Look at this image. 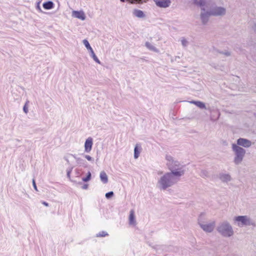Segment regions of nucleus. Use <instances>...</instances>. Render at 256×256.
<instances>
[{
  "instance_id": "15",
  "label": "nucleus",
  "mask_w": 256,
  "mask_h": 256,
  "mask_svg": "<svg viewBox=\"0 0 256 256\" xmlns=\"http://www.w3.org/2000/svg\"><path fill=\"white\" fill-rule=\"evenodd\" d=\"M219 178L220 180L223 182H228L231 180V176L228 174H220Z\"/></svg>"
},
{
  "instance_id": "35",
  "label": "nucleus",
  "mask_w": 256,
  "mask_h": 256,
  "mask_svg": "<svg viewBox=\"0 0 256 256\" xmlns=\"http://www.w3.org/2000/svg\"><path fill=\"white\" fill-rule=\"evenodd\" d=\"M42 204H44V206H48V203H47V202H42Z\"/></svg>"
},
{
  "instance_id": "13",
  "label": "nucleus",
  "mask_w": 256,
  "mask_h": 256,
  "mask_svg": "<svg viewBox=\"0 0 256 256\" xmlns=\"http://www.w3.org/2000/svg\"><path fill=\"white\" fill-rule=\"evenodd\" d=\"M72 16L82 20H84L86 19V16L83 11L73 10L72 12Z\"/></svg>"
},
{
  "instance_id": "26",
  "label": "nucleus",
  "mask_w": 256,
  "mask_h": 256,
  "mask_svg": "<svg viewBox=\"0 0 256 256\" xmlns=\"http://www.w3.org/2000/svg\"><path fill=\"white\" fill-rule=\"evenodd\" d=\"M114 196V192H110L106 194V197L107 198H110L111 197H112Z\"/></svg>"
},
{
  "instance_id": "27",
  "label": "nucleus",
  "mask_w": 256,
  "mask_h": 256,
  "mask_svg": "<svg viewBox=\"0 0 256 256\" xmlns=\"http://www.w3.org/2000/svg\"><path fill=\"white\" fill-rule=\"evenodd\" d=\"M72 168H70L69 169H68L66 170V172H67V176L68 178H70V173L72 171Z\"/></svg>"
},
{
  "instance_id": "18",
  "label": "nucleus",
  "mask_w": 256,
  "mask_h": 256,
  "mask_svg": "<svg viewBox=\"0 0 256 256\" xmlns=\"http://www.w3.org/2000/svg\"><path fill=\"white\" fill-rule=\"evenodd\" d=\"M190 104H195L196 106L200 108H202V109H206V108L205 104L203 102H202L200 101L192 100V101H190Z\"/></svg>"
},
{
  "instance_id": "7",
  "label": "nucleus",
  "mask_w": 256,
  "mask_h": 256,
  "mask_svg": "<svg viewBox=\"0 0 256 256\" xmlns=\"http://www.w3.org/2000/svg\"><path fill=\"white\" fill-rule=\"evenodd\" d=\"M84 44L86 48L90 52V56L93 58V60L97 63L100 64V62L98 59L97 56H96L94 51L93 50L92 48L90 46L88 42L86 40H84L82 41Z\"/></svg>"
},
{
  "instance_id": "34",
  "label": "nucleus",
  "mask_w": 256,
  "mask_h": 256,
  "mask_svg": "<svg viewBox=\"0 0 256 256\" xmlns=\"http://www.w3.org/2000/svg\"><path fill=\"white\" fill-rule=\"evenodd\" d=\"M37 8L38 10L40 12H42L40 7V6L39 4L37 6Z\"/></svg>"
},
{
  "instance_id": "17",
  "label": "nucleus",
  "mask_w": 256,
  "mask_h": 256,
  "mask_svg": "<svg viewBox=\"0 0 256 256\" xmlns=\"http://www.w3.org/2000/svg\"><path fill=\"white\" fill-rule=\"evenodd\" d=\"M145 46L147 48H148L149 50L156 52H159V50L156 48L153 44H152L151 43L147 42L145 44Z\"/></svg>"
},
{
  "instance_id": "22",
  "label": "nucleus",
  "mask_w": 256,
  "mask_h": 256,
  "mask_svg": "<svg viewBox=\"0 0 256 256\" xmlns=\"http://www.w3.org/2000/svg\"><path fill=\"white\" fill-rule=\"evenodd\" d=\"M107 236H108V234L104 231L100 232L96 234L97 237H104Z\"/></svg>"
},
{
  "instance_id": "24",
  "label": "nucleus",
  "mask_w": 256,
  "mask_h": 256,
  "mask_svg": "<svg viewBox=\"0 0 256 256\" xmlns=\"http://www.w3.org/2000/svg\"><path fill=\"white\" fill-rule=\"evenodd\" d=\"M90 178H91V173L90 172H88L86 177L82 178V180L84 182H87L90 180Z\"/></svg>"
},
{
  "instance_id": "9",
  "label": "nucleus",
  "mask_w": 256,
  "mask_h": 256,
  "mask_svg": "<svg viewBox=\"0 0 256 256\" xmlns=\"http://www.w3.org/2000/svg\"><path fill=\"white\" fill-rule=\"evenodd\" d=\"M237 144L244 148H249L252 146V142L244 138H240L237 140Z\"/></svg>"
},
{
  "instance_id": "20",
  "label": "nucleus",
  "mask_w": 256,
  "mask_h": 256,
  "mask_svg": "<svg viewBox=\"0 0 256 256\" xmlns=\"http://www.w3.org/2000/svg\"><path fill=\"white\" fill-rule=\"evenodd\" d=\"M54 6V4L52 1H48L43 4V7L46 10H50Z\"/></svg>"
},
{
  "instance_id": "1",
  "label": "nucleus",
  "mask_w": 256,
  "mask_h": 256,
  "mask_svg": "<svg viewBox=\"0 0 256 256\" xmlns=\"http://www.w3.org/2000/svg\"><path fill=\"white\" fill-rule=\"evenodd\" d=\"M165 159L170 172H166L158 178L156 186L160 190H166L178 182L177 178L183 176L185 172L184 166L171 155L166 154Z\"/></svg>"
},
{
  "instance_id": "30",
  "label": "nucleus",
  "mask_w": 256,
  "mask_h": 256,
  "mask_svg": "<svg viewBox=\"0 0 256 256\" xmlns=\"http://www.w3.org/2000/svg\"><path fill=\"white\" fill-rule=\"evenodd\" d=\"M32 185H33V186L34 188V190L36 191H38V189H37V187H36V182H35V180L34 179L32 180Z\"/></svg>"
},
{
  "instance_id": "28",
  "label": "nucleus",
  "mask_w": 256,
  "mask_h": 256,
  "mask_svg": "<svg viewBox=\"0 0 256 256\" xmlns=\"http://www.w3.org/2000/svg\"><path fill=\"white\" fill-rule=\"evenodd\" d=\"M84 158H86L88 161H94V158H92L90 156L85 155Z\"/></svg>"
},
{
  "instance_id": "10",
  "label": "nucleus",
  "mask_w": 256,
  "mask_h": 256,
  "mask_svg": "<svg viewBox=\"0 0 256 256\" xmlns=\"http://www.w3.org/2000/svg\"><path fill=\"white\" fill-rule=\"evenodd\" d=\"M194 4L201 8V10L209 8L210 4L206 0H194Z\"/></svg>"
},
{
  "instance_id": "5",
  "label": "nucleus",
  "mask_w": 256,
  "mask_h": 256,
  "mask_svg": "<svg viewBox=\"0 0 256 256\" xmlns=\"http://www.w3.org/2000/svg\"><path fill=\"white\" fill-rule=\"evenodd\" d=\"M210 10V14L212 16H224L226 14V8L222 6H214L209 8Z\"/></svg>"
},
{
  "instance_id": "6",
  "label": "nucleus",
  "mask_w": 256,
  "mask_h": 256,
  "mask_svg": "<svg viewBox=\"0 0 256 256\" xmlns=\"http://www.w3.org/2000/svg\"><path fill=\"white\" fill-rule=\"evenodd\" d=\"M198 224L203 230L206 232H212L216 226V222L214 221L208 223H204L201 221H199Z\"/></svg>"
},
{
  "instance_id": "21",
  "label": "nucleus",
  "mask_w": 256,
  "mask_h": 256,
  "mask_svg": "<svg viewBox=\"0 0 256 256\" xmlns=\"http://www.w3.org/2000/svg\"><path fill=\"white\" fill-rule=\"evenodd\" d=\"M134 15L138 18H143L144 16V14L142 11L140 10H135L134 12Z\"/></svg>"
},
{
  "instance_id": "32",
  "label": "nucleus",
  "mask_w": 256,
  "mask_h": 256,
  "mask_svg": "<svg viewBox=\"0 0 256 256\" xmlns=\"http://www.w3.org/2000/svg\"><path fill=\"white\" fill-rule=\"evenodd\" d=\"M88 188V184H85L82 186V188L84 190H86Z\"/></svg>"
},
{
  "instance_id": "23",
  "label": "nucleus",
  "mask_w": 256,
  "mask_h": 256,
  "mask_svg": "<svg viewBox=\"0 0 256 256\" xmlns=\"http://www.w3.org/2000/svg\"><path fill=\"white\" fill-rule=\"evenodd\" d=\"M29 102L28 100H27L23 107V110L25 114H27L28 113V104Z\"/></svg>"
},
{
  "instance_id": "8",
  "label": "nucleus",
  "mask_w": 256,
  "mask_h": 256,
  "mask_svg": "<svg viewBox=\"0 0 256 256\" xmlns=\"http://www.w3.org/2000/svg\"><path fill=\"white\" fill-rule=\"evenodd\" d=\"M212 16L210 14V10L209 8H206V10H201L200 19L203 24H206L208 20V18Z\"/></svg>"
},
{
  "instance_id": "33",
  "label": "nucleus",
  "mask_w": 256,
  "mask_h": 256,
  "mask_svg": "<svg viewBox=\"0 0 256 256\" xmlns=\"http://www.w3.org/2000/svg\"><path fill=\"white\" fill-rule=\"evenodd\" d=\"M224 54L225 55H226L227 56H230V53L228 52H225L224 53Z\"/></svg>"
},
{
  "instance_id": "16",
  "label": "nucleus",
  "mask_w": 256,
  "mask_h": 256,
  "mask_svg": "<svg viewBox=\"0 0 256 256\" xmlns=\"http://www.w3.org/2000/svg\"><path fill=\"white\" fill-rule=\"evenodd\" d=\"M100 178L101 182L106 184L108 182V176L104 171H102L100 174Z\"/></svg>"
},
{
  "instance_id": "11",
  "label": "nucleus",
  "mask_w": 256,
  "mask_h": 256,
  "mask_svg": "<svg viewBox=\"0 0 256 256\" xmlns=\"http://www.w3.org/2000/svg\"><path fill=\"white\" fill-rule=\"evenodd\" d=\"M156 4L162 8H166L170 6L171 2L170 0H154Z\"/></svg>"
},
{
  "instance_id": "14",
  "label": "nucleus",
  "mask_w": 256,
  "mask_h": 256,
  "mask_svg": "<svg viewBox=\"0 0 256 256\" xmlns=\"http://www.w3.org/2000/svg\"><path fill=\"white\" fill-rule=\"evenodd\" d=\"M128 222L130 225L132 226H135L136 224V222L135 218L134 211V210H131L130 212Z\"/></svg>"
},
{
  "instance_id": "19",
  "label": "nucleus",
  "mask_w": 256,
  "mask_h": 256,
  "mask_svg": "<svg viewBox=\"0 0 256 256\" xmlns=\"http://www.w3.org/2000/svg\"><path fill=\"white\" fill-rule=\"evenodd\" d=\"M142 148L139 144H136L134 149V158L136 159L138 158Z\"/></svg>"
},
{
  "instance_id": "4",
  "label": "nucleus",
  "mask_w": 256,
  "mask_h": 256,
  "mask_svg": "<svg viewBox=\"0 0 256 256\" xmlns=\"http://www.w3.org/2000/svg\"><path fill=\"white\" fill-rule=\"evenodd\" d=\"M232 150L234 154V162L239 164L242 160L246 154V150L235 144H232Z\"/></svg>"
},
{
  "instance_id": "25",
  "label": "nucleus",
  "mask_w": 256,
  "mask_h": 256,
  "mask_svg": "<svg viewBox=\"0 0 256 256\" xmlns=\"http://www.w3.org/2000/svg\"><path fill=\"white\" fill-rule=\"evenodd\" d=\"M181 42H182V46H184V47L188 45V41L186 39H185L184 38H182L181 40Z\"/></svg>"
},
{
  "instance_id": "2",
  "label": "nucleus",
  "mask_w": 256,
  "mask_h": 256,
  "mask_svg": "<svg viewBox=\"0 0 256 256\" xmlns=\"http://www.w3.org/2000/svg\"><path fill=\"white\" fill-rule=\"evenodd\" d=\"M216 230L220 236L224 238H230L234 234L233 228L227 220L219 222L216 226Z\"/></svg>"
},
{
  "instance_id": "12",
  "label": "nucleus",
  "mask_w": 256,
  "mask_h": 256,
  "mask_svg": "<svg viewBox=\"0 0 256 256\" xmlns=\"http://www.w3.org/2000/svg\"><path fill=\"white\" fill-rule=\"evenodd\" d=\"M93 144V140L91 137H88L84 143V152H90Z\"/></svg>"
},
{
  "instance_id": "29",
  "label": "nucleus",
  "mask_w": 256,
  "mask_h": 256,
  "mask_svg": "<svg viewBox=\"0 0 256 256\" xmlns=\"http://www.w3.org/2000/svg\"><path fill=\"white\" fill-rule=\"evenodd\" d=\"M200 176L202 177H206L208 176V172L206 171H202L200 174Z\"/></svg>"
},
{
  "instance_id": "31",
  "label": "nucleus",
  "mask_w": 256,
  "mask_h": 256,
  "mask_svg": "<svg viewBox=\"0 0 256 256\" xmlns=\"http://www.w3.org/2000/svg\"><path fill=\"white\" fill-rule=\"evenodd\" d=\"M252 30H254V31L256 32V23H254L252 26Z\"/></svg>"
},
{
  "instance_id": "3",
  "label": "nucleus",
  "mask_w": 256,
  "mask_h": 256,
  "mask_svg": "<svg viewBox=\"0 0 256 256\" xmlns=\"http://www.w3.org/2000/svg\"><path fill=\"white\" fill-rule=\"evenodd\" d=\"M234 221L240 228L244 226H255L254 222L248 216H236L234 218Z\"/></svg>"
}]
</instances>
